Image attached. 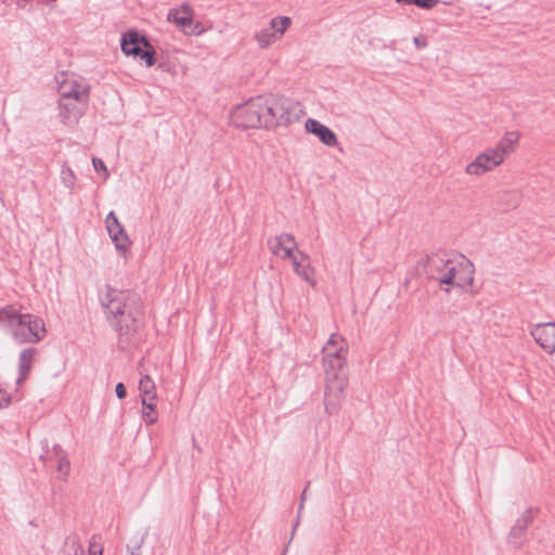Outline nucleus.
Returning a JSON list of instances; mask_svg holds the SVG:
<instances>
[{
	"instance_id": "2eb2a0df",
	"label": "nucleus",
	"mask_w": 555,
	"mask_h": 555,
	"mask_svg": "<svg viewBox=\"0 0 555 555\" xmlns=\"http://www.w3.org/2000/svg\"><path fill=\"white\" fill-rule=\"evenodd\" d=\"M533 521V508L529 507L516 520L515 525L509 531L508 543L514 544L516 547L521 546V540L525 538L528 527Z\"/></svg>"
},
{
	"instance_id": "e433bc0d",
	"label": "nucleus",
	"mask_w": 555,
	"mask_h": 555,
	"mask_svg": "<svg viewBox=\"0 0 555 555\" xmlns=\"http://www.w3.org/2000/svg\"><path fill=\"white\" fill-rule=\"evenodd\" d=\"M441 289L446 293V294H449L450 293V287H446V288H442Z\"/></svg>"
},
{
	"instance_id": "1a4fd4ad",
	"label": "nucleus",
	"mask_w": 555,
	"mask_h": 555,
	"mask_svg": "<svg viewBox=\"0 0 555 555\" xmlns=\"http://www.w3.org/2000/svg\"><path fill=\"white\" fill-rule=\"evenodd\" d=\"M502 163L503 158L496 151L493 149H487L483 153H480L475 160L466 166V172L468 175L480 176L492 170Z\"/></svg>"
},
{
	"instance_id": "423d86ee",
	"label": "nucleus",
	"mask_w": 555,
	"mask_h": 555,
	"mask_svg": "<svg viewBox=\"0 0 555 555\" xmlns=\"http://www.w3.org/2000/svg\"><path fill=\"white\" fill-rule=\"evenodd\" d=\"M120 48L125 55L140 57L147 67H152L157 59L156 51L145 35L138 30H128L121 35Z\"/></svg>"
},
{
	"instance_id": "cd10ccee",
	"label": "nucleus",
	"mask_w": 555,
	"mask_h": 555,
	"mask_svg": "<svg viewBox=\"0 0 555 555\" xmlns=\"http://www.w3.org/2000/svg\"><path fill=\"white\" fill-rule=\"evenodd\" d=\"M439 3V0H411V4H414L421 9L430 10Z\"/></svg>"
},
{
	"instance_id": "9d476101",
	"label": "nucleus",
	"mask_w": 555,
	"mask_h": 555,
	"mask_svg": "<svg viewBox=\"0 0 555 555\" xmlns=\"http://www.w3.org/2000/svg\"><path fill=\"white\" fill-rule=\"evenodd\" d=\"M530 335L545 352L552 354L555 351V322L534 325Z\"/></svg>"
},
{
	"instance_id": "58836bf2",
	"label": "nucleus",
	"mask_w": 555,
	"mask_h": 555,
	"mask_svg": "<svg viewBox=\"0 0 555 555\" xmlns=\"http://www.w3.org/2000/svg\"><path fill=\"white\" fill-rule=\"evenodd\" d=\"M130 555H135L133 550H132V551H130Z\"/></svg>"
},
{
	"instance_id": "4c0bfd02",
	"label": "nucleus",
	"mask_w": 555,
	"mask_h": 555,
	"mask_svg": "<svg viewBox=\"0 0 555 555\" xmlns=\"http://www.w3.org/2000/svg\"><path fill=\"white\" fill-rule=\"evenodd\" d=\"M193 446H194V448H196L198 450V452H201V449L197 447V444H196L194 439H193Z\"/></svg>"
},
{
	"instance_id": "0eeeda50",
	"label": "nucleus",
	"mask_w": 555,
	"mask_h": 555,
	"mask_svg": "<svg viewBox=\"0 0 555 555\" xmlns=\"http://www.w3.org/2000/svg\"><path fill=\"white\" fill-rule=\"evenodd\" d=\"M263 96L248 100L246 103L236 106L231 112L232 124L236 128H263L262 122Z\"/></svg>"
},
{
	"instance_id": "20e7f679",
	"label": "nucleus",
	"mask_w": 555,
	"mask_h": 555,
	"mask_svg": "<svg viewBox=\"0 0 555 555\" xmlns=\"http://www.w3.org/2000/svg\"><path fill=\"white\" fill-rule=\"evenodd\" d=\"M263 128L273 130L279 127H287L299 120L304 114L299 102L279 94L263 96L262 111Z\"/></svg>"
},
{
	"instance_id": "72a5a7b5",
	"label": "nucleus",
	"mask_w": 555,
	"mask_h": 555,
	"mask_svg": "<svg viewBox=\"0 0 555 555\" xmlns=\"http://www.w3.org/2000/svg\"><path fill=\"white\" fill-rule=\"evenodd\" d=\"M73 548H74V555H85L83 546L79 542L74 541Z\"/></svg>"
},
{
	"instance_id": "473e14b6",
	"label": "nucleus",
	"mask_w": 555,
	"mask_h": 555,
	"mask_svg": "<svg viewBox=\"0 0 555 555\" xmlns=\"http://www.w3.org/2000/svg\"><path fill=\"white\" fill-rule=\"evenodd\" d=\"M94 546H95L94 537H92V539L89 543V552H90L89 555H102L103 548L99 547L98 550H94Z\"/></svg>"
},
{
	"instance_id": "7c9ffc66",
	"label": "nucleus",
	"mask_w": 555,
	"mask_h": 555,
	"mask_svg": "<svg viewBox=\"0 0 555 555\" xmlns=\"http://www.w3.org/2000/svg\"><path fill=\"white\" fill-rule=\"evenodd\" d=\"M116 396L118 399H125L127 396V389L126 386L122 383H118L115 388Z\"/></svg>"
},
{
	"instance_id": "a211bd4d",
	"label": "nucleus",
	"mask_w": 555,
	"mask_h": 555,
	"mask_svg": "<svg viewBox=\"0 0 555 555\" xmlns=\"http://www.w3.org/2000/svg\"><path fill=\"white\" fill-rule=\"evenodd\" d=\"M299 254L302 257L301 260H298L294 256L291 258L294 266V270L305 281L309 282L311 285H314V269L311 267L308 256L301 251H299Z\"/></svg>"
},
{
	"instance_id": "bb28decb",
	"label": "nucleus",
	"mask_w": 555,
	"mask_h": 555,
	"mask_svg": "<svg viewBox=\"0 0 555 555\" xmlns=\"http://www.w3.org/2000/svg\"><path fill=\"white\" fill-rule=\"evenodd\" d=\"M309 486H310V481L307 482V485H306V487H305V489H304V491H302V493L300 495V503H299V506H298L297 519H296V522L293 526L292 534L295 533L296 528L299 525V518H300L301 511L304 509V505H305V501H306L307 491H308Z\"/></svg>"
},
{
	"instance_id": "f704fd0d",
	"label": "nucleus",
	"mask_w": 555,
	"mask_h": 555,
	"mask_svg": "<svg viewBox=\"0 0 555 555\" xmlns=\"http://www.w3.org/2000/svg\"><path fill=\"white\" fill-rule=\"evenodd\" d=\"M41 2H43L44 4H47L49 7H53L54 3L56 2V0H41Z\"/></svg>"
},
{
	"instance_id": "393cba45",
	"label": "nucleus",
	"mask_w": 555,
	"mask_h": 555,
	"mask_svg": "<svg viewBox=\"0 0 555 555\" xmlns=\"http://www.w3.org/2000/svg\"><path fill=\"white\" fill-rule=\"evenodd\" d=\"M472 268H473V263H469L466 267L467 272H466L465 276H456L455 275V283H452L450 286H456L461 289H464L466 286L472 285L474 282V276H473L474 270Z\"/></svg>"
},
{
	"instance_id": "a878e982",
	"label": "nucleus",
	"mask_w": 555,
	"mask_h": 555,
	"mask_svg": "<svg viewBox=\"0 0 555 555\" xmlns=\"http://www.w3.org/2000/svg\"><path fill=\"white\" fill-rule=\"evenodd\" d=\"M61 177L66 186H68V188L74 186L76 177L74 175V171L69 167H67V166L62 167Z\"/></svg>"
},
{
	"instance_id": "c756f323",
	"label": "nucleus",
	"mask_w": 555,
	"mask_h": 555,
	"mask_svg": "<svg viewBox=\"0 0 555 555\" xmlns=\"http://www.w3.org/2000/svg\"><path fill=\"white\" fill-rule=\"evenodd\" d=\"M11 403V396L5 390L0 389V409L5 408Z\"/></svg>"
},
{
	"instance_id": "f3484780",
	"label": "nucleus",
	"mask_w": 555,
	"mask_h": 555,
	"mask_svg": "<svg viewBox=\"0 0 555 555\" xmlns=\"http://www.w3.org/2000/svg\"><path fill=\"white\" fill-rule=\"evenodd\" d=\"M37 354L38 350L34 347L25 348L20 352L17 385H22L28 378Z\"/></svg>"
},
{
	"instance_id": "ddd939ff",
	"label": "nucleus",
	"mask_w": 555,
	"mask_h": 555,
	"mask_svg": "<svg viewBox=\"0 0 555 555\" xmlns=\"http://www.w3.org/2000/svg\"><path fill=\"white\" fill-rule=\"evenodd\" d=\"M168 20L176 23L186 35H199L203 31L201 23H194L191 11L185 9L183 11L170 10Z\"/></svg>"
},
{
	"instance_id": "5701e85b",
	"label": "nucleus",
	"mask_w": 555,
	"mask_h": 555,
	"mask_svg": "<svg viewBox=\"0 0 555 555\" xmlns=\"http://www.w3.org/2000/svg\"><path fill=\"white\" fill-rule=\"evenodd\" d=\"M255 40L262 49L270 47L275 41L280 40L276 35L268 27L255 34Z\"/></svg>"
},
{
	"instance_id": "39448f33",
	"label": "nucleus",
	"mask_w": 555,
	"mask_h": 555,
	"mask_svg": "<svg viewBox=\"0 0 555 555\" xmlns=\"http://www.w3.org/2000/svg\"><path fill=\"white\" fill-rule=\"evenodd\" d=\"M426 276L438 282L440 286L455 283V266L451 259L442 253L426 255L418 261Z\"/></svg>"
},
{
	"instance_id": "f8f14e48",
	"label": "nucleus",
	"mask_w": 555,
	"mask_h": 555,
	"mask_svg": "<svg viewBox=\"0 0 555 555\" xmlns=\"http://www.w3.org/2000/svg\"><path fill=\"white\" fill-rule=\"evenodd\" d=\"M267 244L273 255L279 256L283 251V259H291L294 256L293 250L297 248L295 236L291 233H282L270 237Z\"/></svg>"
},
{
	"instance_id": "9b49d317",
	"label": "nucleus",
	"mask_w": 555,
	"mask_h": 555,
	"mask_svg": "<svg viewBox=\"0 0 555 555\" xmlns=\"http://www.w3.org/2000/svg\"><path fill=\"white\" fill-rule=\"evenodd\" d=\"M106 229L109 237L118 250L126 251L131 244L124 225L119 222L114 211H109L105 219Z\"/></svg>"
},
{
	"instance_id": "b1692460",
	"label": "nucleus",
	"mask_w": 555,
	"mask_h": 555,
	"mask_svg": "<svg viewBox=\"0 0 555 555\" xmlns=\"http://www.w3.org/2000/svg\"><path fill=\"white\" fill-rule=\"evenodd\" d=\"M142 417L146 425H153L157 422L158 413L156 410V401L142 403Z\"/></svg>"
},
{
	"instance_id": "6ab92c4d",
	"label": "nucleus",
	"mask_w": 555,
	"mask_h": 555,
	"mask_svg": "<svg viewBox=\"0 0 555 555\" xmlns=\"http://www.w3.org/2000/svg\"><path fill=\"white\" fill-rule=\"evenodd\" d=\"M519 141V134L516 131L506 132L505 135L498 142L494 151L498 152L499 155L502 156L503 160L507 157L512 152H514L517 143Z\"/></svg>"
},
{
	"instance_id": "4be33fe9",
	"label": "nucleus",
	"mask_w": 555,
	"mask_h": 555,
	"mask_svg": "<svg viewBox=\"0 0 555 555\" xmlns=\"http://www.w3.org/2000/svg\"><path fill=\"white\" fill-rule=\"evenodd\" d=\"M291 25H292L291 17L276 16L270 21L269 28L276 35V37L279 39H281Z\"/></svg>"
},
{
	"instance_id": "6e6552de",
	"label": "nucleus",
	"mask_w": 555,
	"mask_h": 555,
	"mask_svg": "<svg viewBox=\"0 0 555 555\" xmlns=\"http://www.w3.org/2000/svg\"><path fill=\"white\" fill-rule=\"evenodd\" d=\"M47 334L43 320L40 317L23 313L18 325L12 330V336L18 344H37Z\"/></svg>"
},
{
	"instance_id": "dca6fc26",
	"label": "nucleus",
	"mask_w": 555,
	"mask_h": 555,
	"mask_svg": "<svg viewBox=\"0 0 555 555\" xmlns=\"http://www.w3.org/2000/svg\"><path fill=\"white\" fill-rule=\"evenodd\" d=\"M305 129L308 133H312L326 146L337 145V137L335 132L317 119L308 118L305 122Z\"/></svg>"
},
{
	"instance_id": "c85d7f7f",
	"label": "nucleus",
	"mask_w": 555,
	"mask_h": 555,
	"mask_svg": "<svg viewBox=\"0 0 555 555\" xmlns=\"http://www.w3.org/2000/svg\"><path fill=\"white\" fill-rule=\"evenodd\" d=\"M92 165H93V168L96 172H101L103 171L104 175H105V178H107L109 176V172L106 168V165L104 164V162L98 157H93L92 158Z\"/></svg>"
},
{
	"instance_id": "f257e3e1",
	"label": "nucleus",
	"mask_w": 555,
	"mask_h": 555,
	"mask_svg": "<svg viewBox=\"0 0 555 555\" xmlns=\"http://www.w3.org/2000/svg\"><path fill=\"white\" fill-rule=\"evenodd\" d=\"M106 319L118 333L117 345L127 350L139 343V331L143 325L144 306L140 296L132 291H120L107 286L101 298Z\"/></svg>"
},
{
	"instance_id": "412c9836",
	"label": "nucleus",
	"mask_w": 555,
	"mask_h": 555,
	"mask_svg": "<svg viewBox=\"0 0 555 555\" xmlns=\"http://www.w3.org/2000/svg\"><path fill=\"white\" fill-rule=\"evenodd\" d=\"M22 315L23 313L20 312L16 305H8L1 308V321L7 322L13 328L18 325Z\"/></svg>"
},
{
	"instance_id": "7ed1b4c3",
	"label": "nucleus",
	"mask_w": 555,
	"mask_h": 555,
	"mask_svg": "<svg viewBox=\"0 0 555 555\" xmlns=\"http://www.w3.org/2000/svg\"><path fill=\"white\" fill-rule=\"evenodd\" d=\"M90 86H81L73 80L70 83L63 81L59 87L60 99L57 102L60 120L65 126L77 125L85 115L90 100Z\"/></svg>"
},
{
	"instance_id": "c9c22d12",
	"label": "nucleus",
	"mask_w": 555,
	"mask_h": 555,
	"mask_svg": "<svg viewBox=\"0 0 555 555\" xmlns=\"http://www.w3.org/2000/svg\"><path fill=\"white\" fill-rule=\"evenodd\" d=\"M397 3H409L411 4V0H396Z\"/></svg>"
},
{
	"instance_id": "f03ea898",
	"label": "nucleus",
	"mask_w": 555,
	"mask_h": 555,
	"mask_svg": "<svg viewBox=\"0 0 555 555\" xmlns=\"http://www.w3.org/2000/svg\"><path fill=\"white\" fill-rule=\"evenodd\" d=\"M347 353L348 344L337 333H333L322 348L325 374L324 405L330 415L338 412L348 385Z\"/></svg>"
},
{
	"instance_id": "4468645a",
	"label": "nucleus",
	"mask_w": 555,
	"mask_h": 555,
	"mask_svg": "<svg viewBox=\"0 0 555 555\" xmlns=\"http://www.w3.org/2000/svg\"><path fill=\"white\" fill-rule=\"evenodd\" d=\"M40 460L41 461L48 460V461L54 462L55 468H56L57 473L60 474L59 479L62 481L67 480L69 473H70V462H69L66 451L60 444H54L51 450V454L49 455L47 453V455H41Z\"/></svg>"
},
{
	"instance_id": "2f4dec72",
	"label": "nucleus",
	"mask_w": 555,
	"mask_h": 555,
	"mask_svg": "<svg viewBox=\"0 0 555 555\" xmlns=\"http://www.w3.org/2000/svg\"><path fill=\"white\" fill-rule=\"evenodd\" d=\"M413 42L417 49H424L427 47V40L424 37H414Z\"/></svg>"
},
{
	"instance_id": "aec40b11",
	"label": "nucleus",
	"mask_w": 555,
	"mask_h": 555,
	"mask_svg": "<svg viewBox=\"0 0 555 555\" xmlns=\"http://www.w3.org/2000/svg\"><path fill=\"white\" fill-rule=\"evenodd\" d=\"M139 390L142 403L157 400L155 383L149 375L141 377L139 382Z\"/></svg>"
}]
</instances>
